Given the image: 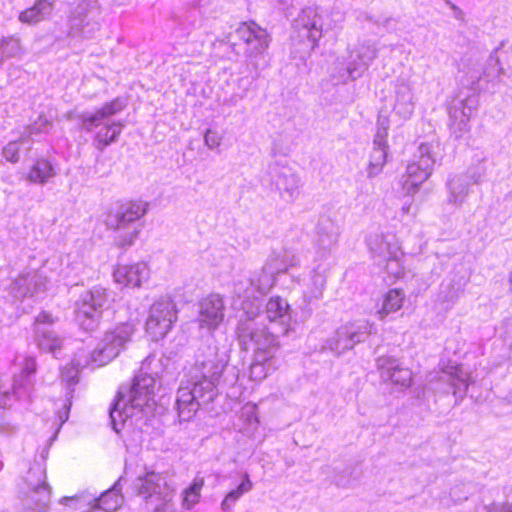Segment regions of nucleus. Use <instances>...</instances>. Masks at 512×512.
<instances>
[{
	"mask_svg": "<svg viewBox=\"0 0 512 512\" xmlns=\"http://www.w3.org/2000/svg\"><path fill=\"white\" fill-rule=\"evenodd\" d=\"M235 33L237 41L233 43V47L237 52H242L249 58H257L268 51L271 36L255 21L241 22Z\"/></svg>",
	"mask_w": 512,
	"mask_h": 512,
	"instance_id": "1",
	"label": "nucleus"
},
{
	"mask_svg": "<svg viewBox=\"0 0 512 512\" xmlns=\"http://www.w3.org/2000/svg\"><path fill=\"white\" fill-rule=\"evenodd\" d=\"M155 378L147 373H140L133 379V383L128 390L127 395L119 393L117 398L110 409V416L112 421H115L114 414L118 409L123 406L125 407V398L127 403L130 404L131 408L143 409L148 406L153 400L155 393Z\"/></svg>",
	"mask_w": 512,
	"mask_h": 512,
	"instance_id": "2",
	"label": "nucleus"
},
{
	"mask_svg": "<svg viewBox=\"0 0 512 512\" xmlns=\"http://www.w3.org/2000/svg\"><path fill=\"white\" fill-rule=\"evenodd\" d=\"M178 310L171 299H162L152 304L145 331L152 341L166 337L177 320Z\"/></svg>",
	"mask_w": 512,
	"mask_h": 512,
	"instance_id": "3",
	"label": "nucleus"
},
{
	"mask_svg": "<svg viewBox=\"0 0 512 512\" xmlns=\"http://www.w3.org/2000/svg\"><path fill=\"white\" fill-rule=\"evenodd\" d=\"M199 322L202 328L215 330L224 321L225 303L219 294H209L199 303Z\"/></svg>",
	"mask_w": 512,
	"mask_h": 512,
	"instance_id": "4",
	"label": "nucleus"
},
{
	"mask_svg": "<svg viewBox=\"0 0 512 512\" xmlns=\"http://www.w3.org/2000/svg\"><path fill=\"white\" fill-rule=\"evenodd\" d=\"M434 160L430 155H422L418 161L408 164L402 176V187L408 194H414L418 187L430 176Z\"/></svg>",
	"mask_w": 512,
	"mask_h": 512,
	"instance_id": "5",
	"label": "nucleus"
},
{
	"mask_svg": "<svg viewBox=\"0 0 512 512\" xmlns=\"http://www.w3.org/2000/svg\"><path fill=\"white\" fill-rule=\"evenodd\" d=\"M150 270L144 262L120 264L114 270L117 283L127 287H140L149 278Z\"/></svg>",
	"mask_w": 512,
	"mask_h": 512,
	"instance_id": "6",
	"label": "nucleus"
},
{
	"mask_svg": "<svg viewBox=\"0 0 512 512\" xmlns=\"http://www.w3.org/2000/svg\"><path fill=\"white\" fill-rule=\"evenodd\" d=\"M147 211L146 204L140 200H129L122 204L117 217L116 229L120 231L126 225L142 218Z\"/></svg>",
	"mask_w": 512,
	"mask_h": 512,
	"instance_id": "7",
	"label": "nucleus"
},
{
	"mask_svg": "<svg viewBox=\"0 0 512 512\" xmlns=\"http://www.w3.org/2000/svg\"><path fill=\"white\" fill-rule=\"evenodd\" d=\"M54 0H36L34 4L19 14V20L28 25L42 21L54 7Z\"/></svg>",
	"mask_w": 512,
	"mask_h": 512,
	"instance_id": "8",
	"label": "nucleus"
},
{
	"mask_svg": "<svg viewBox=\"0 0 512 512\" xmlns=\"http://www.w3.org/2000/svg\"><path fill=\"white\" fill-rule=\"evenodd\" d=\"M54 168L51 162L43 157L37 158L29 167L26 177L32 183H45L54 176Z\"/></svg>",
	"mask_w": 512,
	"mask_h": 512,
	"instance_id": "9",
	"label": "nucleus"
},
{
	"mask_svg": "<svg viewBox=\"0 0 512 512\" xmlns=\"http://www.w3.org/2000/svg\"><path fill=\"white\" fill-rule=\"evenodd\" d=\"M166 485L165 479L160 474L148 472L140 479L138 492L143 498L149 499L160 495L162 486Z\"/></svg>",
	"mask_w": 512,
	"mask_h": 512,
	"instance_id": "10",
	"label": "nucleus"
},
{
	"mask_svg": "<svg viewBox=\"0 0 512 512\" xmlns=\"http://www.w3.org/2000/svg\"><path fill=\"white\" fill-rule=\"evenodd\" d=\"M405 301L404 291L400 288L388 290L383 298L378 314L381 318H385L391 313L397 312L403 307Z\"/></svg>",
	"mask_w": 512,
	"mask_h": 512,
	"instance_id": "11",
	"label": "nucleus"
},
{
	"mask_svg": "<svg viewBox=\"0 0 512 512\" xmlns=\"http://www.w3.org/2000/svg\"><path fill=\"white\" fill-rule=\"evenodd\" d=\"M205 485L202 477H195L192 483L182 492V507L190 510L200 502L201 492Z\"/></svg>",
	"mask_w": 512,
	"mask_h": 512,
	"instance_id": "12",
	"label": "nucleus"
},
{
	"mask_svg": "<svg viewBox=\"0 0 512 512\" xmlns=\"http://www.w3.org/2000/svg\"><path fill=\"white\" fill-rule=\"evenodd\" d=\"M124 108L125 104L121 101V99L116 98L105 103L101 108H99L95 112V114L85 117L83 121L85 124L88 125V129H91V127L97 120L113 116L121 112Z\"/></svg>",
	"mask_w": 512,
	"mask_h": 512,
	"instance_id": "13",
	"label": "nucleus"
},
{
	"mask_svg": "<svg viewBox=\"0 0 512 512\" xmlns=\"http://www.w3.org/2000/svg\"><path fill=\"white\" fill-rule=\"evenodd\" d=\"M121 131L120 122L107 123L95 133V140L100 148L106 147L117 139Z\"/></svg>",
	"mask_w": 512,
	"mask_h": 512,
	"instance_id": "14",
	"label": "nucleus"
},
{
	"mask_svg": "<svg viewBox=\"0 0 512 512\" xmlns=\"http://www.w3.org/2000/svg\"><path fill=\"white\" fill-rule=\"evenodd\" d=\"M289 306L279 296L271 297L266 304V315L271 322L278 321L287 315Z\"/></svg>",
	"mask_w": 512,
	"mask_h": 512,
	"instance_id": "15",
	"label": "nucleus"
},
{
	"mask_svg": "<svg viewBox=\"0 0 512 512\" xmlns=\"http://www.w3.org/2000/svg\"><path fill=\"white\" fill-rule=\"evenodd\" d=\"M252 482L247 474H244L242 482L235 489L230 491L222 502V507L227 509L244 493L249 492L252 489Z\"/></svg>",
	"mask_w": 512,
	"mask_h": 512,
	"instance_id": "16",
	"label": "nucleus"
},
{
	"mask_svg": "<svg viewBox=\"0 0 512 512\" xmlns=\"http://www.w3.org/2000/svg\"><path fill=\"white\" fill-rule=\"evenodd\" d=\"M121 505L120 496L113 491L103 493L98 498V507L106 512H113Z\"/></svg>",
	"mask_w": 512,
	"mask_h": 512,
	"instance_id": "17",
	"label": "nucleus"
},
{
	"mask_svg": "<svg viewBox=\"0 0 512 512\" xmlns=\"http://www.w3.org/2000/svg\"><path fill=\"white\" fill-rule=\"evenodd\" d=\"M390 379L395 385L408 387L412 382V373L408 368L395 366L391 371Z\"/></svg>",
	"mask_w": 512,
	"mask_h": 512,
	"instance_id": "18",
	"label": "nucleus"
},
{
	"mask_svg": "<svg viewBox=\"0 0 512 512\" xmlns=\"http://www.w3.org/2000/svg\"><path fill=\"white\" fill-rule=\"evenodd\" d=\"M2 155L6 161L16 163L20 158V149L15 142H10L3 148Z\"/></svg>",
	"mask_w": 512,
	"mask_h": 512,
	"instance_id": "19",
	"label": "nucleus"
},
{
	"mask_svg": "<svg viewBox=\"0 0 512 512\" xmlns=\"http://www.w3.org/2000/svg\"><path fill=\"white\" fill-rule=\"evenodd\" d=\"M317 13L314 10H306L301 15L302 25L305 26L308 30H318V22L316 20Z\"/></svg>",
	"mask_w": 512,
	"mask_h": 512,
	"instance_id": "20",
	"label": "nucleus"
},
{
	"mask_svg": "<svg viewBox=\"0 0 512 512\" xmlns=\"http://www.w3.org/2000/svg\"><path fill=\"white\" fill-rule=\"evenodd\" d=\"M55 321L53 315L48 311H42L36 318L37 323L41 324H52Z\"/></svg>",
	"mask_w": 512,
	"mask_h": 512,
	"instance_id": "21",
	"label": "nucleus"
},
{
	"mask_svg": "<svg viewBox=\"0 0 512 512\" xmlns=\"http://www.w3.org/2000/svg\"><path fill=\"white\" fill-rule=\"evenodd\" d=\"M13 41V39L10 37V38H3L0 40V52L2 53V55L4 56H12L13 53H9L7 52V47L8 45Z\"/></svg>",
	"mask_w": 512,
	"mask_h": 512,
	"instance_id": "22",
	"label": "nucleus"
},
{
	"mask_svg": "<svg viewBox=\"0 0 512 512\" xmlns=\"http://www.w3.org/2000/svg\"><path fill=\"white\" fill-rule=\"evenodd\" d=\"M137 235V232L134 231L132 234H130L128 237L126 236H122V235H118L117 238H118V242L121 246H126V245H130L132 244L134 238L136 237Z\"/></svg>",
	"mask_w": 512,
	"mask_h": 512,
	"instance_id": "23",
	"label": "nucleus"
},
{
	"mask_svg": "<svg viewBox=\"0 0 512 512\" xmlns=\"http://www.w3.org/2000/svg\"><path fill=\"white\" fill-rule=\"evenodd\" d=\"M198 397H202V393H201L200 390H198L197 384H195L194 388H193V390L191 392V400H194V399H196Z\"/></svg>",
	"mask_w": 512,
	"mask_h": 512,
	"instance_id": "24",
	"label": "nucleus"
},
{
	"mask_svg": "<svg viewBox=\"0 0 512 512\" xmlns=\"http://www.w3.org/2000/svg\"><path fill=\"white\" fill-rule=\"evenodd\" d=\"M450 6L453 10H455L457 16L462 17L463 13L458 7H456L454 4H450Z\"/></svg>",
	"mask_w": 512,
	"mask_h": 512,
	"instance_id": "25",
	"label": "nucleus"
},
{
	"mask_svg": "<svg viewBox=\"0 0 512 512\" xmlns=\"http://www.w3.org/2000/svg\"><path fill=\"white\" fill-rule=\"evenodd\" d=\"M112 342H117L118 346H121L122 345V340L116 336H113Z\"/></svg>",
	"mask_w": 512,
	"mask_h": 512,
	"instance_id": "26",
	"label": "nucleus"
},
{
	"mask_svg": "<svg viewBox=\"0 0 512 512\" xmlns=\"http://www.w3.org/2000/svg\"><path fill=\"white\" fill-rule=\"evenodd\" d=\"M43 485H44V476L42 474L41 477H40L39 484L37 486L40 487V486H43Z\"/></svg>",
	"mask_w": 512,
	"mask_h": 512,
	"instance_id": "27",
	"label": "nucleus"
},
{
	"mask_svg": "<svg viewBox=\"0 0 512 512\" xmlns=\"http://www.w3.org/2000/svg\"><path fill=\"white\" fill-rule=\"evenodd\" d=\"M503 512H512V506L506 507Z\"/></svg>",
	"mask_w": 512,
	"mask_h": 512,
	"instance_id": "28",
	"label": "nucleus"
}]
</instances>
